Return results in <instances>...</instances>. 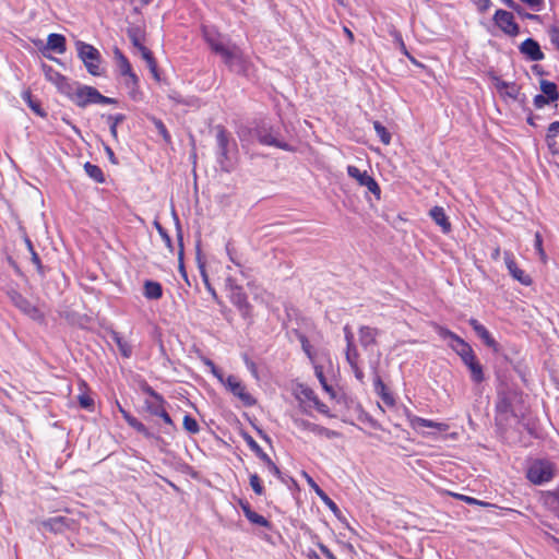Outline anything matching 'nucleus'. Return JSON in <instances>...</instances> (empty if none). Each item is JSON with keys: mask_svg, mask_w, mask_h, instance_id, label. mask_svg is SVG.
Segmentation results:
<instances>
[{"mask_svg": "<svg viewBox=\"0 0 559 559\" xmlns=\"http://www.w3.org/2000/svg\"><path fill=\"white\" fill-rule=\"evenodd\" d=\"M555 466L547 460H534L527 467V479L534 485H543L552 479Z\"/></svg>", "mask_w": 559, "mask_h": 559, "instance_id": "6", "label": "nucleus"}, {"mask_svg": "<svg viewBox=\"0 0 559 559\" xmlns=\"http://www.w3.org/2000/svg\"><path fill=\"white\" fill-rule=\"evenodd\" d=\"M373 128L381 142L385 145H389L391 142V134L386 128L383 127L379 121L373 122Z\"/></svg>", "mask_w": 559, "mask_h": 559, "instance_id": "34", "label": "nucleus"}, {"mask_svg": "<svg viewBox=\"0 0 559 559\" xmlns=\"http://www.w3.org/2000/svg\"><path fill=\"white\" fill-rule=\"evenodd\" d=\"M298 397L301 401H307V402L312 403L317 399V395L310 388L300 385L299 390H298Z\"/></svg>", "mask_w": 559, "mask_h": 559, "instance_id": "37", "label": "nucleus"}, {"mask_svg": "<svg viewBox=\"0 0 559 559\" xmlns=\"http://www.w3.org/2000/svg\"><path fill=\"white\" fill-rule=\"evenodd\" d=\"M120 412H121L123 418L126 419V421L132 428H134L138 432L142 433L145 437H150L151 436L148 429L141 421H139L135 417L131 416L128 412H126L121 407H120Z\"/></svg>", "mask_w": 559, "mask_h": 559, "instance_id": "29", "label": "nucleus"}, {"mask_svg": "<svg viewBox=\"0 0 559 559\" xmlns=\"http://www.w3.org/2000/svg\"><path fill=\"white\" fill-rule=\"evenodd\" d=\"M468 322L472 325L475 333L478 335V337L485 343V345H487L488 347H490L497 352L498 343L491 336L489 331L483 324H480L476 319H471Z\"/></svg>", "mask_w": 559, "mask_h": 559, "instance_id": "16", "label": "nucleus"}, {"mask_svg": "<svg viewBox=\"0 0 559 559\" xmlns=\"http://www.w3.org/2000/svg\"><path fill=\"white\" fill-rule=\"evenodd\" d=\"M115 55L121 75L124 76L127 74H130V72H132V68L128 59L119 50H116Z\"/></svg>", "mask_w": 559, "mask_h": 559, "instance_id": "33", "label": "nucleus"}, {"mask_svg": "<svg viewBox=\"0 0 559 559\" xmlns=\"http://www.w3.org/2000/svg\"><path fill=\"white\" fill-rule=\"evenodd\" d=\"M438 333L443 340L449 341V343H455V338H460V336L443 328H439Z\"/></svg>", "mask_w": 559, "mask_h": 559, "instance_id": "47", "label": "nucleus"}, {"mask_svg": "<svg viewBox=\"0 0 559 559\" xmlns=\"http://www.w3.org/2000/svg\"><path fill=\"white\" fill-rule=\"evenodd\" d=\"M111 340L116 343L120 354L126 357V358H129L132 354V346L129 344L128 341L123 340L119 333L117 332H112L111 333Z\"/></svg>", "mask_w": 559, "mask_h": 559, "instance_id": "30", "label": "nucleus"}, {"mask_svg": "<svg viewBox=\"0 0 559 559\" xmlns=\"http://www.w3.org/2000/svg\"><path fill=\"white\" fill-rule=\"evenodd\" d=\"M535 249L539 255V258L545 262L546 261V253L543 249V239L542 236L537 233L535 235Z\"/></svg>", "mask_w": 559, "mask_h": 559, "instance_id": "48", "label": "nucleus"}, {"mask_svg": "<svg viewBox=\"0 0 559 559\" xmlns=\"http://www.w3.org/2000/svg\"><path fill=\"white\" fill-rule=\"evenodd\" d=\"M509 9H515L514 0H501Z\"/></svg>", "mask_w": 559, "mask_h": 559, "instance_id": "64", "label": "nucleus"}, {"mask_svg": "<svg viewBox=\"0 0 559 559\" xmlns=\"http://www.w3.org/2000/svg\"><path fill=\"white\" fill-rule=\"evenodd\" d=\"M183 428L192 435H195L200 431V427L198 421L191 417L190 415H186L183 417Z\"/></svg>", "mask_w": 559, "mask_h": 559, "instance_id": "36", "label": "nucleus"}, {"mask_svg": "<svg viewBox=\"0 0 559 559\" xmlns=\"http://www.w3.org/2000/svg\"><path fill=\"white\" fill-rule=\"evenodd\" d=\"M344 332L345 338L347 341L346 360L348 361L350 367H355V365L357 364L358 353L353 343V334L347 326H345Z\"/></svg>", "mask_w": 559, "mask_h": 559, "instance_id": "25", "label": "nucleus"}, {"mask_svg": "<svg viewBox=\"0 0 559 559\" xmlns=\"http://www.w3.org/2000/svg\"><path fill=\"white\" fill-rule=\"evenodd\" d=\"M319 549L328 559H336V557L330 551V549L325 545L319 544Z\"/></svg>", "mask_w": 559, "mask_h": 559, "instance_id": "57", "label": "nucleus"}, {"mask_svg": "<svg viewBox=\"0 0 559 559\" xmlns=\"http://www.w3.org/2000/svg\"><path fill=\"white\" fill-rule=\"evenodd\" d=\"M140 49H141L143 59H145V61L147 62L150 68L154 71L155 63H154V59L152 57L151 51L148 49H146L145 47H141Z\"/></svg>", "mask_w": 559, "mask_h": 559, "instance_id": "52", "label": "nucleus"}, {"mask_svg": "<svg viewBox=\"0 0 559 559\" xmlns=\"http://www.w3.org/2000/svg\"><path fill=\"white\" fill-rule=\"evenodd\" d=\"M309 426L311 427V432H314L317 435H322L326 438H334V437H337V432L333 431V430H330V429H326L324 427H320L318 425H314V424H309Z\"/></svg>", "mask_w": 559, "mask_h": 559, "instance_id": "38", "label": "nucleus"}, {"mask_svg": "<svg viewBox=\"0 0 559 559\" xmlns=\"http://www.w3.org/2000/svg\"><path fill=\"white\" fill-rule=\"evenodd\" d=\"M550 102L551 100L547 96H545V95H536L535 98H534V104L538 108L544 107L545 105H547Z\"/></svg>", "mask_w": 559, "mask_h": 559, "instance_id": "55", "label": "nucleus"}, {"mask_svg": "<svg viewBox=\"0 0 559 559\" xmlns=\"http://www.w3.org/2000/svg\"><path fill=\"white\" fill-rule=\"evenodd\" d=\"M325 506L332 510L333 512L337 511V506L335 504L334 501H332L328 496H324L323 499H321Z\"/></svg>", "mask_w": 559, "mask_h": 559, "instance_id": "58", "label": "nucleus"}, {"mask_svg": "<svg viewBox=\"0 0 559 559\" xmlns=\"http://www.w3.org/2000/svg\"><path fill=\"white\" fill-rule=\"evenodd\" d=\"M301 346H302L304 352L306 353V355L310 359L311 364H313L314 360L322 359L324 357V355H329L325 352L313 353L312 349H311L310 343L305 337L301 338Z\"/></svg>", "mask_w": 559, "mask_h": 559, "instance_id": "32", "label": "nucleus"}, {"mask_svg": "<svg viewBox=\"0 0 559 559\" xmlns=\"http://www.w3.org/2000/svg\"><path fill=\"white\" fill-rule=\"evenodd\" d=\"M546 142L551 154H559V145L556 142V136H549V130L547 129Z\"/></svg>", "mask_w": 559, "mask_h": 559, "instance_id": "46", "label": "nucleus"}, {"mask_svg": "<svg viewBox=\"0 0 559 559\" xmlns=\"http://www.w3.org/2000/svg\"><path fill=\"white\" fill-rule=\"evenodd\" d=\"M547 503L559 516V490L549 495V497L547 498Z\"/></svg>", "mask_w": 559, "mask_h": 559, "instance_id": "44", "label": "nucleus"}, {"mask_svg": "<svg viewBox=\"0 0 559 559\" xmlns=\"http://www.w3.org/2000/svg\"><path fill=\"white\" fill-rule=\"evenodd\" d=\"M243 439L246 441V443L248 444V447L253 451H260V445L257 443V441L249 435H245L243 436Z\"/></svg>", "mask_w": 559, "mask_h": 559, "instance_id": "54", "label": "nucleus"}, {"mask_svg": "<svg viewBox=\"0 0 559 559\" xmlns=\"http://www.w3.org/2000/svg\"><path fill=\"white\" fill-rule=\"evenodd\" d=\"M347 175L356 180L359 186L367 188L378 200L381 198V189L378 182L366 170L362 171L356 166L348 165Z\"/></svg>", "mask_w": 559, "mask_h": 559, "instance_id": "10", "label": "nucleus"}, {"mask_svg": "<svg viewBox=\"0 0 559 559\" xmlns=\"http://www.w3.org/2000/svg\"><path fill=\"white\" fill-rule=\"evenodd\" d=\"M259 457H261L267 465H270L276 473H280L277 466L272 462L269 455L260 448V451L254 452Z\"/></svg>", "mask_w": 559, "mask_h": 559, "instance_id": "51", "label": "nucleus"}, {"mask_svg": "<svg viewBox=\"0 0 559 559\" xmlns=\"http://www.w3.org/2000/svg\"><path fill=\"white\" fill-rule=\"evenodd\" d=\"M311 404H312V405L316 407V409H317L318 412H320L321 414L326 415V416H330V409H329V407H328L324 403L320 402V400H319L318 397H317V399H316Z\"/></svg>", "mask_w": 559, "mask_h": 559, "instance_id": "53", "label": "nucleus"}, {"mask_svg": "<svg viewBox=\"0 0 559 559\" xmlns=\"http://www.w3.org/2000/svg\"><path fill=\"white\" fill-rule=\"evenodd\" d=\"M456 497L463 501H465L466 503L468 504H479L480 502L473 498V497H468V496H464V495H456Z\"/></svg>", "mask_w": 559, "mask_h": 559, "instance_id": "59", "label": "nucleus"}, {"mask_svg": "<svg viewBox=\"0 0 559 559\" xmlns=\"http://www.w3.org/2000/svg\"><path fill=\"white\" fill-rule=\"evenodd\" d=\"M156 127H157V129L159 130L160 134H163V136H164L165 139H167V138H168V133H167L166 128H165V126L163 124V122L157 121V122H156Z\"/></svg>", "mask_w": 559, "mask_h": 559, "instance_id": "63", "label": "nucleus"}, {"mask_svg": "<svg viewBox=\"0 0 559 559\" xmlns=\"http://www.w3.org/2000/svg\"><path fill=\"white\" fill-rule=\"evenodd\" d=\"M145 392L148 394V399L144 402L145 409L151 415L158 416L165 409L166 401L150 386L145 389Z\"/></svg>", "mask_w": 559, "mask_h": 559, "instance_id": "13", "label": "nucleus"}, {"mask_svg": "<svg viewBox=\"0 0 559 559\" xmlns=\"http://www.w3.org/2000/svg\"><path fill=\"white\" fill-rule=\"evenodd\" d=\"M205 365L210 368L211 373L221 382V384L245 406H253L255 404V399L249 393L246 384L237 376H225L210 359L205 360Z\"/></svg>", "mask_w": 559, "mask_h": 559, "instance_id": "2", "label": "nucleus"}, {"mask_svg": "<svg viewBox=\"0 0 559 559\" xmlns=\"http://www.w3.org/2000/svg\"><path fill=\"white\" fill-rule=\"evenodd\" d=\"M520 51L532 61H540L545 57L539 44L532 38H527L521 44Z\"/></svg>", "mask_w": 559, "mask_h": 559, "instance_id": "15", "label": "nucleus"}, {"mask_svg": "<svg viewBox=\"0 0 559 559\" xmlns=\"http://www.w3.org/2000/svg\"><path fill=\"white\" fill-rule=\"evenodd\" d=\"M78 400H79V404L81 407L85 408V409H93V406H94V400L85 392L81 393L79 396H78Z\"/></svg>", "mask_w": 559, "mask_h": 559, "instance_id": "39", "label": "nucleus"}, {"mask_svg": "<svg viewBox=\"0 0 559 559\" xmlns=\"http://www.w3.org/2000/svg\"><path fill=\"white\" fill-rule=\"evenodd\" d=\"M465 366L468 368L474 382L480 383L484 380L483 367L476 357L466 362Z\"/></svg>", "mask_w": 559, "mask_h": 559, "instance_id": "27", "label": "nucleus"}, {"mask_svg": "<svg viewBox=\"0 0 559 559\" xmlns=\"http://www.w3.org/2000/svg\"><path fill=\"white\" fill-rule=\"evenodd\" d=\"M124 84L133 91L138 86L139 82L136 74L132 71L130 74L124 75Z\"/></svg>", "mask_w": 559, "mask_h": 559, "instance_id": "50", "label": "nucleus"}, {"mask_svg": "<svg viewBox=\"0 0 559 559\" xmlns=\"http://www.w3.org/2000/svg\"><path fill=\"white\" fill-rule=\"evenodd\" d=\"M203 36L211 49L223 58L225 64L231 71L237 73H245L247 71L248 60L238 46L224 45L219 34L207 27H203Z\"/></svg>", "mask_w": 559, "mask_h": 559, "instance_id": "1", "label": "nucleus"}, {"mask_svg": "<svg viewBox=\"0 0 559 559\" xmlns=\"http://www.w3.org/2000/svg\"><path fill=\"white\" fill-rule=\"evenodd\" d=\"M158 417H160L164 420L165 424L174 427V423H173L170 416L168 415V413L166 412V408L163 411V413H160L158 415Z\"/></svg>", "mask_w": 559, "mask_h": 559, "instance_id": "61", "label": "nucleus"}, {"mask_svg": "<svg viewBox=\"0 0 559 559\" xmlns=\"http://www.w3.org/2000/svg\"><path fill=\"white\" fill-rule=\"evenodd\" d=\"M522 3L526 4L530 9L535 12H539L545 7V0H520Z\"/></svg>", "mask_w": 559, "mask_h": 559, "instance_id": "43", "label": "nucleus"}, {"mask_svg": "<svg viewBox=\"0 0 559 559\" xmlns=\"http://www.w3.org/2000/svg\"><path fill=\"white\" fill-rule=\"evenodd\" d=\"M23 98L28 103V106L35 114L41 117L45 116V112L41 110L40 106L32 99L31 94L28 92L24 93Z\"/></svg>", "mask_w": 559, "mask_h": 559, "instance_id": "41", "label": "nucleus"}, {"mask_svg": "<svg viewBox=\"0 0 559 559\" xmlns=\"http://www.w3.org/2000/svg\"><path fill=\"white\" fill-rule=\"evenodd\" d=\"M200 274H201V277H202V281L207 289V292L214 297L216 298V292L215 289L212 287L211 283H210V280H209V275L206 273V270L204 267V265H201L200 266Z\"/></svg>", "mask_w": 559, "mask_h": 559, "instance_id": "40", "label": "nucleus"}, {"mask_svg": "<svg viewBox=\"0 0 559 559\" xmlns=\"http://www.w3.org/2000/svg\"><path fill=\"white\" fill-rule=\"evenodd\" d=\"M504 263L510 275L515 281L520 282L522 285L525 286H530L532 284V277L518 266L515 258L512 252H504Z\"/></svg>", "mask_w": 559, "mask_h": 559, "instance_id": "11", "label": "nucleus"}, {"mask_svg": "<svg viewBox=\"0 0 559 559\" xmlns=\"http://www.w3.org/2000/svg\"><path fill=\"white\" fill-rule=\"evenodd\" d=\"M477 5L480 11H487L491 7L490 0H477Z\"/></svg>", "mask_w": 559, "mask_h": 559, "instance_id": "60", "label": "nucleus"}, {"mask_svg": "<svg viewBox=\"0 0 559 559\" xmlns=\"http://www.w3.org/2000/svg\"><path fill=\"white\" fill-rule=\"evenodd\" d=\"M352 370L354 371L355 373V377L361 381L364 379V372L361 371V369L358 367V364L355 365V367H350Z\"/></svg>", "mask_w": 559, "mask_h": 559, "instance_id": "62", "label": "nucleus"}, {"mask_svg": "<svg viewBox=\"0 0 559 559\" xmlns=\"http://www.w3.org/2000/svg\"><path fill=\"white\" fill-rule=\"evenodd\" d=\"M217 143H218V163L222 169L226 171H230L235 164V150L234 146L230 145L228 136L225 131L221 130L217 133Z\"/></svg>", "mask_w": 559, "mask_h": 559, "instance_id": "7", "label": "nucleus"}, {"mask_svg": "<svg viewBox=\"0 0 559 559\" xmlns=\"http://www.w3.org/2000/svg\"><path fill=\"white\" fill-rule=\"evenodd\" d=\"M449 346L461 357L464 364L475 358L473 348L463 338H455V343H449Z\"/></svg>", "mask_w": 559, "mask_h": 559, "instance_id": "17", "label": "nucleus"}, {"mask_svg": "<svg viewBox=\"0 0 559 559\" xmlns=\"http://www.w3.org/2000/svg\"><path fill=\"white\" fill-rule=\"evenodd\" d=\"M374 390L385 405L394 406L395 399L393 394L379 377L374 380Z\"/></svg>", "mask_w": 559, "mask_h": 559, "instance_id": "23", "label": "nucleus"}, {"mask_svg": "<svg viewBox=\"0 0 559 559\" xmlns=\"http://www.w3.org/2000/svg\"><path fill=\"white\" fill-rule=\"evenodd\" d=\"M379 331L370 326H361L359 329V342L364 347H368L376 343Z\"/></svg>", "mask_w": 559, "mask_h": 559, "instance_id": "24", "label": "nucleus"}, {"mask_svg": "<svg viewBox=\"0 0 559 559\" xmlns=\"http://www.w3.org/2000/svg\"><path fill=\"white\" fill-rule=\"evenodd\" d=\"M41 525L46 531L62 533L70 528L71 521L64 516H55L44 521Z\"/></svg>", "mask_w": 559, "mask_h": 559, "instance_id": "18", "label": "nucleus"}, {"mask_svg": "<svg viewBox=\"0 0 559 559\" xmlns=\"http://www.w3.org/2000/svg\"><path fill=\"white\" fill-rule=\"evenodd\" d=\"M75 47L79 58L83 61L88 73L94 76L100 75L102 70L99 51L94 46L84 41H78Z\"/></svg>", "mask_w": 559, "mask_h": 559, "instance_id": "5", "label": "nucleus"}, {"mask_svg": "<svg viewBox=\"0 0 559 559\" xmlns=\"http://www.w3.org/2000/svg\"><path fill=\"white\" fill-rule=\"evenodd\" d=\"M314 374L318 378L323 390L333 399L335 397V391L332 385L329 384V376L333 373V362L330 355H324L320 360H314L312 364Z\"/></svg>", "mask_w": 559, "mask_h": 559, "instance_id": "8", "label": "nucleus"}, {"mask_svg": "<svg viewBox=\"0 0 559 559\" xmlns=\"http://www.w3.org/2000/svg\"><path fill=\"white\" fill-rule=\"evenodd\" d=\"M492 21L495 25L507 36L515 37L520 34V25L513 13L499 9L495 12Z\"/></svg>", "mask_w": 559, "mask_h": 559, "instance_id": "9", "label": "nucleus"}, {"mask_svg": "<svg viewBox=\"0 0 559 559\" xmlns=\"http://www.w3.org/2000/svg\"><path fill=\"white\" fill-rule=\"evenodd\" d=\"M251 523L260 525V526H267V521L264 516L258 514L257 512H252L248 514L247 518Z\"/></svg>", "mask_w": 559, "mask_h": 559, "instance_id": "45", "label": "nucleus"}, {"mask_svg": "<svg viewBox=\"0 0 559 559\" xmlns=\"http://www.w3.org/2000/svg\"><path fill=\"white\" fill-rule=\"evenodd\" d=\"M15 306L28 318L34 321L43 322L45 319L44 312L35 305H33L29 300L19 297L15 300Z\"/></svg>", "mask_w": 559, "mask_h": 559, "instance_id": "14", "label": "nucleus"}, {"mask_svg": "<svg viewBox=\"0 0 559 559\" xmlns=\"http://www.w3.org/2000/svg\"><path fill=\"white\" fill-rule=\"evenodd\" d=\"M143 295L146 299L158 300L163 296V287L158 282L147 280L143 285Z\"/></svg>", "mask_w": 559, "mask_h": 559, "instance_id": "21", "label": "nucleus"}, {"mask_svg": "<svg viewBox=\"0 0 559 559\" xmlns=\"http://www.w3.org/2000/svg\"><path fill=\"white\" fill-rule=\"evenodd\" d=\"M250 486L257 495L263 493V486L260 477L257 474L250 476Z\"/></svg>", "mask_w": 559, "mask_h": 559, "instance_id": "42", "label": "nucleus"}, {"mask_svg": "<svg viewBox=\"0 0 559 559\" xmlns=\"http://www.w3.org/2000/svg\"><path fill=\"white\" fill-rule=\"evenodd\" d=\"M540 90L545 96H547L551 102L558 99L557 86L555 83L549 81L540 82Z\"/></svg>", "mask_w": 559, "mask_h": 559, "instance_id": "31", "label": "nucleus"}, {"mask_svg": "<svg viewBox=\"0 0 559 559\" xmlns=\"http://www.w3.org/2000/svg\"><path fill=\"white\" fill-rule=\"evenodd\" d=\"M84 168H85V171L87 173V175L91 178H93L95 181H97V182L104 181L103 171L98 166L86 163Z\"/></svg>", "mask_w": 559, "mask_h": 559, "instance_id": "35", "label": "nucleus"}, {"mask_svg": "<svg viewBox=\"0 0 559 559\" xmlns=\"http://www.w3.org/2000/svg\"><path fill=\"white\" fill-rule=\"evenodd\" d=\"M430 217L433 219V222L440 226L441 230L444 234L450 233L451 230V224L449 222V218L441 206H435L429 212Z\"/></svg>", "mask_w": 559, "mask_h": 559, "instance_id": "20", "label": "nucleus"}, {"mask_svg": "<svg viewBox=\"0 0 559 559\" xmlns=\"http://www.w3.org/2000/svg\"><path fill=\"white\" fill-rule=\"evenodd\" d=\"M259 141H260V143H262L264 145L275 146V147L282 148L284 151H292L290 145L278 140L276 138V135H274L272 132H267V131L260 132Z\"/></svg>", "mask_w": 559, "mask_h": 559, "instance_id": "22", "label": "nucleus"}, {"mask_svg": "<svg viewBox=\"0 0 559 559\" xmlns=\"http://www.w3.org/2000/svg\"><path fill=\"white\" fill-rule=\"evenodd\" d=\"M406 418L411 428L424 437L435 438L438 433L445 432L449 429V425L445 423L423 418L409 412L406 413Z\"/></svg>", "mask_w": 559, "mask_h": 559, "instance_id": "4", "label": "nucleus"}, {"mask_svg": "<svg viewBox=\"0 0 559 559\" xmlns=\"http://www.w3.org/2000/svg\"><path fill=\"white\" fill-rule=\"evenodd\" d=\"M496 88L504 96L515 99L519 94V88L513 83L497 80Z\"/></svg>", "mask_w": 559, "mask_h": 559, "instance_id": "28", "label": "nucleus"}, {"mask_svg": "<svg viewBox=\"0 0 559 559\" xmlns=\"http://www.w3.org/2000/svg\"><path fill=\"white\" fill-rule=\"evenodd\" d=\"M66 95L79 107H86L91 104L114 103L112 98L102 95L96 88L87 85L73 84V90Z\"/></svg>", "mask_w": 559, "mask_h": 559, "instance_id": "3", "label": "nucleus"}, {"mask_svg": "<svg viewBox=\"0 0 559 559\" xmlns=\"http://www.w3.org/2000/svg\"><path fill=\"white\" fill-rule=\"evenodd\" d=\"M548 130H549V136H557L559 133V121H555V122L550 123L548 127Z\"/></svg>", "mask_w": 559, "mask_h": 559, "instance_id": "56", "label": "nucleus"}, {"mask_svg": "<svg viewBox=\"0 0 559 559\" xmlns=\"http://www.w3.org/2000/svg\"><path fill=\"white\" fill-rule=\"evenodd\" d=\"M550 41L559 50V26H551L548 31Z\"/></svg>", "mask_w": 559, "mask_h": 559, "instance_id": "49", "label": "nucleus"}, {"mask_svg": "<svg viewBox=\"0 0 559 559\" xmlns=\"http://www.w3.org/2000/svg\"><path fill=\"white\" fill-rule=\"evenodd\" d=\"M43 71L45 78L56 85V87L63 94L70 93L73 90V84L69 82V80L62 75L60 72L56 71L49 66L43 64Z\"/></svg>", "mask_w": 559, "mask_h": 559, "instance_id": "12", "label": "nucleus"}, {"mask_svg": "<svg viewBox=\"0 0 559 559\" xmlns=\"http://www.w3.org/2000/svg\"><path fill=\"white\" fill-rule=\"evenodd\" d=\"M45 49L57 52L59 55L64 53L67 50L66 37L56 33L48 35Z\"/></svg>", "mask_w": 559, "mask_h": 559, "instance_id": "19", "label": "nucleus"}, {"mask_svg": "<svg viewBox=\"0 0 559 559\" xmlns=\"http://www.w3.org/2000/svg\"><path fill=\"white\" fill-rule=\"evenodd\" d=\"M231 301L242 312L243 316L250 313L251 307L241 289H237L233 293Z\"/></svg>", "mask_w": 559, "mask_h": 559, "instance_id": "26", "label": "nucleus"}]
</instances>
